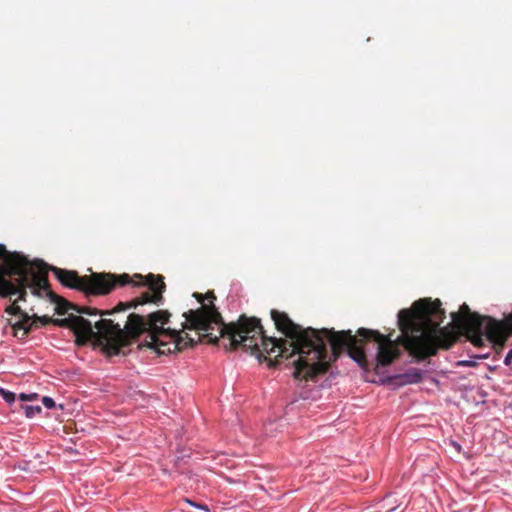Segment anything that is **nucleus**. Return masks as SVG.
Here are the masks:
<instances>
[{"label": "nucleus", "instance_id": "obj_1", "mask_svg": "<svg viewBox=\"0 0 512 512\" xmlns=\"http://www.w3.org/2000/svg\"><path fill=\"white\" fill-rule=\"evenodd\" d=\"M271 318L278 331L285 338L268 337L264 334V359L269 367L277 366L281 360L294 358L293 376L295 379L315 381L329 370L343 351L361 367H366L367 359L364 344H377V366L386 367L401 355L402 345L417 361L435 356L439 350L450 349L457 341L458 331L470 326L476 327L486 322V335L496 349H502L512 336V313L498 321L490 316L472 312L467 304H462L458 312H452L453 324L440 327L445 318V310L439 299H420L410 309L398 313L401 335L396 340L391 335L377 330L359 328L357 335L351 330L304 328L294 323L285 312L271 310Z\"/></svg>", "mask_w": 512, "mask_h": 512}, {"label": "nucleus", "instance_id": "obj_2", "mask_svg": "<svg viewBox=\"0 0 512 512\" xmlns=\"http://www.w3.org/2000/svg\"><path fill=\"white\" fill-rule=\"evenodd\" d=\"M194 297L202 305L198 309H190L183 313L185 321L181 323V329L164 327L171 316L167 310L149 313L147 318L130 313L123 327L111 318H101L93 326L90 320L73 312L64 319L56 320L34 314L30 322L34 323L33 329L38 327V323L47 325L52 322L60 327L69 328L76 336L77 346H84L93 341L94 345L101 347L108 356L118 355L122 347L129 346L144 332H147V336L141 346L153 348L162 355L194 347L203 339L216 344L221 337H228L230 350L239 347L245 350V315H241L236 322L225 324L213 303L216 299L213 292H208L205 296L194 293Z\"/></svg>", "mask_w": 512, "mask_h": 512}, {"label": "nucleus", "instance_id": "obj_3", "mask_svg": "<svg viewBox=\"0 0 512 512\" xmlns=\"http://www.w3.org/2000/svg\"><path fill=\"white\" fill-rule=\"evenodd\" d=\"M22 259L21 273L16 274L13 279V288L16 291L12 293V296L18 295V300L26 301V290L32 288L33 295L40 298L47 297L52 303L56 304L58 314L69 315V311L72 310L80 315L101 316L104 310L72 304L51 291L48 281V266L43 260L30 261L25 255H22Z\"/></svg>", "mask_w": 512, "mask_h": 512}, {"label": "nucleus", "instance_id": "obj_4", "mask_svg": "<svg viewBox=\"0 0 512 512\" xmlns=\"http://www.w3.org/2000/svg\"><path fill=\"white\" fill-rule=\"evenodd\" d=\"M59 282L72 289H77L85 294L106 295L116 286L123 287L130 282V275L112 273H92L90 276H79L76 271L52 267Z\"/></svg>", "mask_w": 512, "mask_h": 512}, {"label": "nucleus", "instance_id": "obj_5", "mask_svg": "<svg viewBox=\"0 0 512 512\" xmlns=\"http://www.w3.org/2000/svg\"><path fill=\"white\" fill-rule=\"evenodd\" d=\"M127 285H131L133 287L147 286L149 290L143 292L139 297L131 301L118 303L111 310H104L101 313L102 318H107V316H112L115 313L124 312L128 309L136 308L139 305L147 303L159 305L164 299L163 293L165 292L166 284L162 275H154L150 273L147 276H142L141 274H134L133 276H130V282L126 283L124 286Z\"/></svg>", "mask_w": 512, "mask_h": 512}, {"label": "nucleus", "instance_id": "obj_6", "mask_svg": "<svg viewBox=\"0 0 512 512\" xmlns=\"http://www.w3.org/2000/svg\"><path fill=\"white\" fill-rule=\"evenodd\" d=\"M23 265L22 254L9 252L0 244V296L11 297L16 290L13 288V279L20 274Z\"/></svg>", "mask_w": 512, "mask_h": 512}, {"label": "nucleus", "instance_id": "obj_7", "mask_svg": "<svg viewBox=\"0 0 512 512\" xmlns=\"http://www.w3.org/2000/svg\"><path fill=\"white\" fill-rule=\"evenodd\" d=\"M6 312L10 315L18 317L14 323H11L14 336L18 337L19 339H25L29 332L33 330L34 323L30 322L31 316H29L28 313L20 308V306L17 304V300L6 308Z\"/></svg>", "mask_w": 512, "mask_h": 512}, {"label": "nucleus", "instance_id": "obj_8", "mask_svg": "<svg viewBox=\"0 0 512 512\" xmlns=\"http://www.w3.org/2000/svg\"><path fill=\"white\" fill-rule=\"evenodd\" d=\"M459 333L466 336L475 347H483L486 340L491 342L486 335V322H481L476 327L470 326L462 329Z\"/></svg>", "mask_w": 512, "mask_h": 512}, {"label": "nucleus", "instance_id": "obj_9", "mask_svg": "<svg viewBox=\"0 0 512 512\" xmlns=\"http://www.w3.org/2000/svg\"><path fill=\"white\" fill-rule=\"evenodd\" d=\"M399 377L403 380V383L405 384L419 383L422 381L423 378L421 370L417 368L409 369L407 372L400 375Z\"/></svg>", "mask_w": 512, "mask_h": 512}, {"label": "nucleus", "instance_id": "obj_10", "mask_svg": "<svg viewBox=\"0 0 512 512\" xmlns=\"http://www.w3.org/2000/svg\"><path fill=\"white\" fill-rule=\"evenodd\" d=\"M23 408L25 410V415L27 418H33L42 411V408L39 405H26L23 406Z\"/></svg>", "mask_w": 512, "mask_h": 512}, {"label": "nucleus", "instance_id": "obj_11", "mask_svg": "<svg viewBox=\"0 0 512 512\" xmlns=\"http://www.w3.org/2000/svg\"><path fill=\"white\" fill-rule=\"evenodd\" d=\"M0 395L9 404L13 403L16 399V395L13 392L6 391L3 388H0Z\"/></svg>", "mask_w": 512, "mask_h": 512}, {"label": "nucleus", "instance_id": "obj_12", "mask_svg": "<svg viewBox=\"0 0 512 512\" xmlns=\"http://www.w3.org/2000/svg\"><path fill=\"white\" fill-rule=\"evenodd\" d=\"M37 398H38L37 393H30V394L21 393L19 395V399L22 401H32V400H36Z\"/></svg>", "mask_w": 512, "mask_h": 512}, {"label": "nucleus", "instance_id": "obj_13", "mask_svg": "<svg viewBox=\"0 0 512 512\" xmlns=\"http://www.w3.org/2000/svg\"><path fill=\"white\" fill-rule=\"evenodd\" d=\"M42 403L48 409H52L55 407V401L48 396L43 397Z\"/></svg>", "mask_w": 512, "mask_h": 512}, {"label": "nucleus", "instance_id": "obj_14", "mask_svg": "<svg viewBox=\"0 0 512 512\" xmlns=\"http://www.w3.org/2000/svg\"><path fill=\"white\" fill-rule=\"evenodd\" d=\"M504 363L507 366L511 365V363H512V348L509 350V352L505 356Z\"/></svg>", "mask_w": 512, "mask_h": 512}, {"label": "nucleus", "instance_id": "obj_15", "mask_svg": "<svg viewBox=\"0 0 512 512\" xmlns=\"http://www.w3.org/2000/svg\"><path fill=\"white\" fill-rule=\"evenodd\" d=\"M196 508L203 509V510H205L207 512L209 511V508L205 504H198L197 503Z\"/></svg>", "mask_w": 512, "mask_h": 512}, {"label": "nucleus", "instance_id": "obj_16", "mask_svg": "<svg viewBox=\"0 0 512 512\" xmlns=\"http://www.w3.org/2000/svg\"><path fill=\"white\" fill-rule=\"evenodd\" d=\"M185 501H186L188 504H190L191 506L196 507V505H197V503H196V502H194V501H192V500H190V499H185Z\"/></svg>", "mask_w": 512, "mask_h": 512}]
</instances>
